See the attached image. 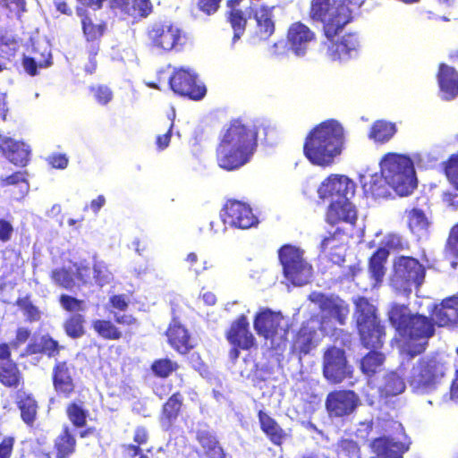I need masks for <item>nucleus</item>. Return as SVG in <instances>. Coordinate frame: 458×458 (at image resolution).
<instances>
[{"instance_id": "nucleus-16", "label": "nucleus", "mask_w": 458, "mask_h": 458, "mask_svg": "<svg viewBox=\"0 0 458 458\" xmlns=\"http://www.w3.org/2000/svg\"><path fill=\"white\" fill-rule=\"evenodd\" d=\"M169 85L174 93L193 100L203 98L207 92L206 87L197 82V75L183 68L174 72L169 79Z\"/></svg>"}, {"instance_id": "nucleus-59", "label": "nucleus", "mask_w": 458, "mask_h": 458, "mask_svg": "<svg viewBox=\"0 0 458 458\" xmlns=\"http://www.w3.org/2000/svg\"><path fill=\"white\" fill-rule=\"evenodd\" d=\"M93 275L96 283L100 286L108 284L111 280V273L106 265L101 261L93 264Z\"/></svg>"}, {"instance_id": "nucleus-54", "label": "nucleus", "mask_w": 458, "mask_h": 458, "mask_svg": "<svg viewBox=\"0 0 458 458\" xmlns=\"http://www.w3.org/2000/svg\"><path fill=\"white\" fill-rule=\"evenodd\" d=\"M50 276L54 283L62 288L71 290L75 285L72 273L64 267L53 269Z\"/></svg>"}, {"instance_id": "nucleus-31", "label": "nucleus", "mask_w": 458, "mask_h": 458, "mask_svg": "<svg viewBox=\"0 0 458 458\" xmlns=\"http://www.w3.org/2000/svg\"><path fill=\"white\" fill-rule=\"evenodd\" d=\"M185 408L184 396L180 391L173 393L162 404L159 422L167 429L171 428L182 415Z\"/></svg>"}, {"instance_id": "nucleus-29", "label": "nucleus", "mask_w": 458, "mask_h": 458, "mask_svg": "<svg viewBox=\"0 0 458 458\" xmlns=\"http://www.w3.org/2000/svg\"><path fill=\"white\" fill-rule=\"evenodd\" d=\"M64 349L58 341L54 339L49 334H44L38 338L31 339L20 356L26 358L33 355H46L47 358L56 357Z\"/></svg>"}, {"instance_id": "nucleus-42", "label": "nucleus", "mask_w": 458, "mask_h": 458, "mask_svg": "<svg viewBox=\"0 0 458 458\" xmlns=\"http://www.w3.org/2000/svg\"><path fill=\"white\" fill-rule=\"evenodd\" d=\"M388 256L389 251L386 248L379 247L369 259V273L375 286L380 285L384 280Z\"/></svg>"}, {"instance_id": "nucleus-38", "label": "nucleus", "mask_w": 458, "mask_h": 458, "mask_svg": "<svg viewBox=\"0 0 458 458\" xmlns=\"http://www.w3.org/2000/svg\"><path fill=\"white\" fill-rule=\"evenodd\" d=\"M258 419L261 431L267 439L276 446H281L287 439V433L280 424L267 412L259 410Z\"/></svg>"}, {"instance_id": "nucleus-52", "label": "nucleus", "mask_w": 458, "mask_h": 458, "mask_svg": "<svg viewBox=\"0 0 458 458\" xmlns=\"http://www.w3.org/2000/svg\"><path fill=\"white\" fill-rule=\"evenodd\" d=\"M360 448L352 439L342 438L336 444V454L339 458H360Z\"/></svg>"}, {"instance_id": "nucleus-26", "label": "nucleus", "mask_w": 458, "mask_h": 458, "mask_svg": "<svg viewBox=\"0 0 458 458\" xmlns=\"http://www.w3.org/2000/svg\"><path fill=\"white\" fill-rule=\"evenodd\" d=\"M283 316L270 309H263L257 312L253 320V327L259 336L274 340L281 328Z\"/></svg>"}, {"instance_id": "nucleus-27", "label": "nucleus", "mask_w": 458, "mask_h": 458, "mask_svg": "<svg viewBox=\"0 0 458 458\" xmlns=\"http://www.w3.org/2000/svg\"><path fill=\"white\" fill-rule=\"evenodd\" d=\"M369 447L375 454V456L370 458H403V454L409 450L408 445L387 436L372 439Z\"/></svg>"}, {"instance_id": "nucleus-45", "label": "nucleus", "mask_w": 458, "mask_h": 458, "mask_svg": "<svg viewBox=\"0 0 458 458\" xmlns=\"http://www.w3.org/2000/svg\"><path fill=\"white\" fill-rule=\"evenodd\" d=\"M396 133V126L394 123L378 120L371 125L369 137L375 142L386 143L390 140Z\"/></svg>"}, {"instance_id": "nucleus-1", "label": "nucleus", "mask_w": 458, "mask_h": 458, "mask_svg": "<svg viewBox=\"0 0 458 458\" xmlns=\"http://www.w3.org/2000/svg\"><path fill=\"white\" fill-rule=\"evenodd\" d=\"M387 321L394 329L401 351L413 358L424 353L435 335L436 326L458 325V295L443 299L429 310V316L412 312L408 304L392 302L386 312Z\"/></svg>"}, {"instance_id": "nucleus-49", "label": "nucleus", "mask_w": 458, "mask_h": 458, "mask_svg": "<svg viewBox=\"0 0 458 458\" xmlns=\"http://www.w3.org/2000/svg\"><path fill=\"white\" fill-rule=\"evenodd\" d=\"M15 305L22 312L27 322L35 323L41 319L42 313L40 310L33 304L30 294L18 297L15 301Z\"/></svg>"}, {"instance_id": "nucleus-37", "label": "nucleus", "mask_w": 458, "mask_h": 458, "mask_svg": "<svg viewBox=\"0 0 458 458\" xmlns=\"http://www.w3.org/2000/svg\"><path fill=\"white\" fill-rule=\"evenodd\" d=\"M15 404L23 423L29 428H33L38 411V404L33 394L23 391L22 388L18 390L15 394Z\"/></svg>"}, {"instance_id": "nucleus-62", "label": "nucleus", "mask_w": 458, "mask_h": 458, "mask_svg": "<svg viewBox=\"0 0 458 458\" xmlns=\"http://www.w3.org/2000/svg\"><path fill=\"white\" fill-rule=\"evenodd\" d=\"M15 438L12 436H6L0 441V458H11Z\"/></svg>"}, {"instance_id": "nucleus-3", "label": "nucleus", "mask_w": 458, "mask_h": 458, "mask_svg": "<svg viewBox=\"0 0 458 458\" xmlns=\"http://www.w3.org/2000/svg\"><path fill=\"white\" fill-rule=\"evenodd\" d=\"M344 144L343 125L335 119H327L308 132L303 143V155L312 165L327 167L342 154Z\"/></svg>"}, {"instance_id": "nucleus-30", "label": "nucleus", "mask_w": 458, "mask_h": 458, "mask_svg": "<svg viewBox=\"0 0 458 458\" xmlns=\"http://www.w3.org/2000/svg\"><path fill=\"white\" fill-rule=\"evenodd\" d=\"M244 0H228L227 21L233 30V40L239 39L244 33L248 19L252 13L251 5L241 6Z\"/></svg>"}, {"instance_id": "nucleus-43", "label": "nucleus", "mask_w": 458, "mask_h": 458, "mask_svg": "<svg viewBox=\"0 0 458 458\" xmlns=\"http://www.w3.org/2000/svg\"><path fill=\"white\" fill-rule=\"evenodd\" d=\"M407 227L412 234L421 236L428 232L430 220L424 210L412 208L405 210Z\"/></svg>"}, {"instance_id": "nucleus-14", "label": "nucleus", "mask_w": 458, "mask_h": 458, "mask_svg": "<svg viewBox=\"0 0 458 458\" xmlns=\"http://www.w3.org/2000/svg\"><path fill=\"white\" fill-rule=\"evenodd\" d=\"M76 14L81 18V31L85 41L90 44L89 52L92 68L89 72L92 73L96 69L95 57L99 51L100 40L107 30V23L104 20L96 19L85 8L76 7Z\"/></svg>"}, {"instance_id": "nucleus-10", "label": "nucleus", "mask_w": 458, "mask_h": 458, "mask_svg": "<svg viewBox=\"0 0 458 458\" xmlns=\"http://www.w3.org/2000/svg\"><path fill=\"white\" fill-rule=\"evenodd\" d=\"M278 259L284 276L294 285H304L312 276V266L304 259V251L292 244H284L278 250Z\"/></svg>"}, {"instance_id": "nucleus-24", "label": "nucleus", "mask_w": 458, "mask_h": 458, "mask_svg": "<svg viewBox=\"0 0 458 458\" xmlns=\"http://www.w3.org/2000/svg\"><path fill=\"white\" fill-rule=\"evenodd\" d=\"M345 232L343 228L336 227L333 232H328L321 238L318 245L320 255L334 264L340 265L344 262V236Z\"/></svg>"}, {"instance_id": "nucleus-63", "label": "nucleus", "mask_w": 458, "mask_h": 458, "mask_svg": "<svg viewBox=\"0 0 458 458\" xmlns=\"http://www.w3.org/2000/svg\"><path fill=\"white\" fill-rule=\"evenodd\" d=\"M68 157L65 154L54 153L47 157V163L55 169H64L68 165Z\"/></svg>"}, {"instance_id": "nucleus-34", "label": "nucleus", "mask_w": 458, "mask_h": 458, "mask_svg": "<svg viewBox=\"0 0 458 458\" xmlns=\"http://www.w3.org/2000/svg\"><path fill=\"white\" fill-rule=\"evenodd\" d=\"M195 438L200 446V450L196 451L199 458H225V452L214 431L198 429Z\"/></svg>"}, {"instance_id": "nucleus-13", "label": "nucleus", "mask_w": 458, "mask_h": 458, "mask_svg": "<svg viewBox=\"0 0 458 458\" xmlns=\"http://www.w3.org/2000/svg\"><path fill=\"white\" fill-rule=\"evenodd\" d=\"M138 325V319L132 314H114V321L99 318L92 321L94 332L102 339L118 341L122 338H131L133 335L131 328Z\"/></svg>"}, {"instance_id": "nucleus-53", "label": "nucleus", "mask_w": 458, "mask_h": 458, "mask_svg": "<svg viewBox=\"0 0 458 458\" xmlns=\"http://www.w3.org/2000/svg\"><path fill=\"white\" fill-rule=\"evenodd\" d=\"M335 6L331 4L330 0H311L309 13L310 17L313 21H324V18Z\"/></svg>"}, {"instance_id": "nucleus-44", "label": "nucleus", "mask_w": 458, "mask_h": 458, "mask_svg": "<svg viewBox=\"0 0 458 458\" xmlns=\"http://www.w3.org/2000/svg\"><path fill=\"white\" fill-rule=\"evenodd\" d=\"M405 388L403 379L395 372H391L385 377L384 384L379 389V395L388 399L402 394Z\"/></svg>"}, {"instance_id": "nucleus-17", "label": "nucleus", "mask_w": 458, "mask_h": 458, "mask_svg": "<svg viewBox=\"0 0 458 458\" xmlns=\"http://www.w3.org/2000/svg\"><path fill=\"white\" fill-rule=\"evenodd\" d=\"M359 395L353 390H334L326 398L325 405L330 418L351 415L360 405Z\"/></svg>"}, {"instance_id": "nucleus-50", "label": "nucleus", "mask_w": 458, "mask_h": 458, "mask_svg": "<svg viewBox=\"0 0 458 458\" xmlns=\"http://www.w3.org/2000/svg\"><path fill=\"white\" fill-rule=\"evenodd\" d=\"M83 315L75 313L68 317L64 322V329L65 334L73 339L79 338L84 335Z\"/></svg>"}, {"instance_id": "nucleus-40", "label": "nucleus", "mask_w": 458, "mask_h": 458, "mask_svg": "<svg viewBox=\"0 0 458 458\" xmlns=\"http://www.w3.org/2000/svg\"><path fill=\"white\" fill-rule=\"evenodd\" d=\"M319 308L340 325H344L350 312L349 305L338 297L321 296Z\"/></svg>"}, {"instance_id": "nucleus-5", "label": "nucleus", "mask_w": 458, "mask_h": 458, "mask_svg": "<svg viewBox=\"0 0 458 458\" xmlns=\"http://www.w3.org/2000/svg\"><path fill=\"white\" fill-rule=\"evenodd\" d=\"M355 327L360 344L369 350L381 349L385 344L386 328L377 308L364 296L353 300Z\"/></svg>"}, {"instance_id": "nucleus-28", "label": "nucleus", "mask_w": 458, "mask_h": 458, "mask_svg": "<svg viewBox=\"0 0 458 458\" xmlns=\"http://www.w3.org/2000/svg\"><path fill=\"white\" fill-rule=\"evenodd\" d=\"M0 153L10 163L18 167H25L30 162V149L21 140L5 137L0 142Z\"/></svg>"}, {"instance_id": "nucleus-64", "label": "nucleus", "mask_w": 458, "mask_h": 458, "mask_svg": "<svg viewBox=\"0 0 458 458\" xmlns=\"http://www.w3.org/2000/svg\"><path fill=\"white\" fill-rule=\"evenodd\" d=\"M123 454L124 458H149L141 448L131 444L123 445Z\"/></svg>"}, {"instance_id": "nucleus-25", "label": "nucleus", "mask_w": 458, "mask_h": 458, "mask_svg": "<svg viewBox=\"0 0 458 458\" xmlns=\"http://www.w3.org/2000/svg\"><path fill=\"white\" fill-rule=\"evenodd\" d=\"M352 21V11L346 4L342 3L335 5L324 21H320L323 23L324 36L327 39L336 38Z\"/></svg>"}, {"instance_id": "nucleus-51", "label": "nucleus", "mask_w": 458, "mask_h": 458, "mask_svg": "<svg viewBox=\"0 0 458 458\" xmlns=\"http://www.w3.org/2000/svg\"><path fill=\"white\" fill-rule=\"evenodd\" d=\"M441 169L449 182L458 191V151L441 163Z\"/></svg>"}, {"instance_id": "nucleus-33", "label": "nucleus", "mask_w": 458, "mask_h": 458, "mask_svg": "<svg viewBox=\"0 0 458 458\" xmlns=\"http://www.w3.org/2000/svg\"><path fill=\"white\" fill-rule=\"evenodd\" d=\"M316 335L317 331L314 327L302 324L293 336L290 352L300 359L306 356L317 346Z\"/></svg>"}, {"instance_id": "nucleus-22", "label": "nucleus", "mask_w": 458, "mask_h": 458, "mask_svg": "<svg viewBox=\"0 0 458 458\" xmlns=\"http://www.w3.org/2000/svg\"><path fill=\"white\" fill-rule=\"evenodd\" d=\"M317 41V35L301 21H294L287 29L286 43L297 56H303L310 43Z\"/></svg>"}, {"instance_id": "nucleus-47", "label": "nucleus", "mask_w": 458, "mask_h": 458, "mask_svg": "<svg viewBox=\"0 0 458 458\" xmlns=\"http://www.w3.org/2000/svg\"><path fill=\"white\" fill-rule=\"evenodd\" d=\"M65 414L75 428H82L87 425L89 411L81 403L71 402L65 407Z\"/></svg>"}, {"instance_id": "nucleus-60", "label": "nucleus", "mask_w": 458, "mask_h": 458, "mask_svg": "<svg viewBox=\"0 0 458 458\" xmlns=\"http://www.w3.org/2000/svg\"><path fill=\"white\" fill-rule=\"evenodd\" d=\"M27 176V171H16L10 175L0 178V184L2 187L17 185L21 182H25L26 184H28Z\"/></svg>"}, {"instance_id": "nucleus-23", "label": "nucleus", "mask_w": 458, "mask_h": 458, "mask_svg": "<svg viewBox=\"0 0 458 458\" xmlns=\"http://www.w3.org/2000/svg\"><path fill=\"white\" fill-rule=\"evenodd\" d=\"M324 219L331 226L344 223L353 227L358 220V212L351 199L332 200L326 209Z\"/></svg>"}, {"instance_id": "nucleus-9", "label": "nucleus", "mask_w": 458, "mask_h": 458, "mask_svg": "<svg viewBox=\"0 0 458 458\" xmlns=\"http://www.w3.org/2000/svg\"><path fill=\"white\" fill-rule=\"evenodd\" d=\"M424 278L425 267L417 259L400 256L394 260L390 283L397 293L409 296L412 287H420Z\"/></svg>"}, {"instance_id": "nucleus-39", "label": "nucleus", "mask_w": 458, "mask_h": 458, "mask_svg": "<svg viewBox=\"0 0 458 458\" xmlns=\"http://www.w3.org/2000/svg\"><path fill=\"white\" fill-rule=\"evenodd\" d=\"M109 7L140 18H147L153 12L150 0H109Z\"/></svg>"}, {"instance_id": "nucleus-2", "label": "nucleus", "mask_w": 458, "mask_h": 458, "mask_svg": "<svg viewBox=\"0 0 458 458\" xmlns=\"http://www.w3.org/2000/svg\"><path fill=\"white\" fill-rule=\"evenodd\" d=\"M259 129L238 117L223 129L216 149L219 167L233 171L248 164L258 148Z\"/></svg>"}, {"instance_id": "nucleus-57", "label": "nucleus", "mask_w": 458, "mask_h": 458, "mask_svg": "<svg viewBox=\"0 0 458 458\" xmlns=\"http://www.w3.org/2000/svg\"><path fill=\"white\" fill-rule=\"evenodd\" d=\"M59 302L62 308L67 312L77 313L85 310V302L83 300L77 299L68 294H62L59 297Z\"/></svg>"}, {"instance_id": "nucleus-58", "label": "nucleus", "mask_w": 458, "mask_h": 458, "mask_svg": "<svg viewBox=\"0 0 458 458\" xmlns=\"http://www.w3.org/2000/svg\"><path fill=\"white\" fill-rule=\"evenodd\" d=\"M31 336V330L26 327H18L15 330L14 338L7 343L3 342L2 344H6L8 345L9 350L12 352V349L17 350L22 344L28 342V340Z\"/></svg>"}, {"instance_id": "nucleus-15", "label": "nucleus", "mask_w": 458, "mask_h": 458, "mask_svg": "<svg viewBox=\"0 0 458 458\" xmlns=\"http://www.w3.org/2000/svg\"><path fill=\"white\" fill-rule=\"evenodd\" d=\"M221 217L230 227L247 230L256 227L259 221L252 208L242 201L229 199L223 207Z\"/></svg>"}, {"instance_id": "nucleus-20", "label": "nucleus", "mask_w": 458, "mask_h": 458, "mask_svg": "<svg viewBox=\"0 0 458 458\" xmlns=\"http://www.w3.org/2000/svg\"><path fill=\"white\" fill-rule=\"evenodd\" d=\"M75 366L68 360H56L52 369V384L57 396L70 398L76 390Z\"/></svg>"}, {"instance_id": "nucleus-35", "label": "nucleus", "mask_w": 458, "mask_h": 458, "mask_svg": "<svg viewBox=\"0 0 458 458\" xmlns=\"http://www.w3.org/2000/svg\"><path fill=\"white\" fill-rule=\"evenodd\" d=\"M165 335L168 344L181 355L188 354L195 346L187 328L178 322L170 324Z\"/></svg>"}, {"instance_id": "nucleus-46", "label": "nucleus", "mask_w": 458, "mask_h": 458, "mask_svg": "<svg viewBox=\"0 0 458 458\" xmlns=\"http://www.w3.org/2000/svg\"><path fill=\"white\" fill-rule=\"evenodd\" d=\"M385 359V355L382 352L371 350L360 360L362 373L369 377L374 376L384 364Z\"/></svg>"}, {"instance_id": "nucleus-41", "label": "nucleus", "mask_w": 458, "mask_h": 458, "mask_svg": "<svg viewBox=\"0 0 458 458\" xmlns=\"http://www.w3.org/2000/svg\"><path fill=\"white\" fill-rule=\"evenodd\" d=\"M77 448V441L69 426L62 428L61 432L54 440L55 458H70Z\"/></svg>"}, {"instance_id": "nucleus-18", "label": "nucleus", "mask_w": 458, "mask_h": 458, "mask_svg": "<svg viewBox=\"0 0 458 458\" xmlns=\"http://www.w3.org/2000/svg\"><path fill=\"white\" fill-rule=\"evenodd\" d=\"M327 55L332 61L345 62L358 56L360 41L355 32L345 33L344 36L327 39Z\"/></svg>"}, {"instance_id": "nucleus-8", "label": "nucleus", "mask_w": 458, "mask_h": 458, "mask_svg": "<svg viewBox=\"0 0 458 458\" xmlns=\"http://www.w3.org/2000/svg\"><path fill=\"white\" fill-rule=\"evenodd\" d=\"M145 44L158 53L181 51L186 43L184 30L176 23L168 21H156L149 23L144 33Z\"/></svg>"}, {"instance_id": "nucleus-55", "label": "nucleus", "mask_w": 458, "mask_h": 458, "mask_svg": "<svg viewBox=\"0 0 458 458\" xmlns=\"http://www.w3.org/2000/svg\"><path fill=\"white\" fill-rule=\"evenodd\" d=\"M444 253L446 258H458V222L450 228L444 247Z\"/></svg>"}, {"instance_id": "nucleus-48", "label": "nucleus", "mask_w": 458, "mask_h": 458, "mask_svg": "<svg viewBox=\"0 0 458 458\" xmlns=\"http://www.w3.org/2000/svg\"><path fill=\"white\" fill-rule=\"evenodd\" d=\"M180 368L177 361L168 357L156 359L150 365L152 373L158 378L165 379Z\"/></svg>"}, {"instance_id": "nucleus-36", "label": "nucleus", "mask_w": 458, "mask_h": 458, "mask_svg": "<svg viewBox=\"0 0 458 458\" xmlns=\"http://www.w3.org/2000/svg\"><path fill=\"white\" fill-rule=\"evenodd\" d=\"M256 21L255 30L252 34L253 40H267L275 32L276 25L274 21L273 7L261 5L254 14Z\"/></svg>"}, {"instance_id": "nucleus-6", "label": "nucleus", "mask_w": 458, "mask_h": 458, "mask_svg": "<svg viewBox=\"0 0 458 458\" xmlns=\"http://www.w3.org/2000/svg\"><path fill=\"white\" fill-rule=\"evenodd\" d=\"M382 177L401 196H407L416 188L412 160L405 155L387 153L380 161Z\"/></svg>"}, {"instance_id": "nucleus-61", "label": "nucleus", "mask_w": 458, "mask_h": 458, "mask_svg": "<svg viewBox=\"0 0 458 458\" xmlns=\"http://www.w3.org/2000/svg\"><path fill=\"white\" fill-rule=\"evenodd\" d=\"M198 261L199 258L195 252H190L185 258V262L189 270L193 271L196 275H199L202 271L208 268L207 261H204L202 265H198Z\"/></svg>"}, {"instance_id": "nucleus-19", "label": "nucleus", "mask_w": 458, "mask_h": 458, "mask_svg": "<svg viewBox=\"0 0 458 458\" xmlns=\"http://www.w3.org/2000/svg\"><path fill=\"white\" fill-rule=\"evenodd\" d=\"M355 183L345 175L331 174L320 184L318 193L322 199L342 200L352 199L355 193Z\"/></svg>"}, {"instance_id": "nucleus-56", "label": "nucleus", "mask_w": 458, "mask_h": 458, "mask_svg": "<svg viewBox=\"0 0 458 458\" xmlns=\"http://www.w3.org/2000/svg\"><path fill=\"white\" fill-rule=\"evenodd\" d=\"M89 90L96 102L101 106H106L114 97L112 89L105 84L91 85Z\"/></svg>"}, {"instance_id": "nucleus-4", "label": "nucleus", "mask_w": 458, "mask_h": 458, "mask_svg": "<svg viewBox=\"0 0 458 458\" xmlns=\"http://www.w3.org/2000/svg\"><path fill=\"white\" fill-rule=\"evenodd\" d=\"M355 327L360 344L369 350L381 349L385 344L386 328L377 308L364 296L353 300Z\"/></svg>"}, {"instance_id": "nucleus-12", "label": "nucleus", "mask_w": 458, "mask_h": 458, "mask_svg": "<svg viewBox=\"0 0 458 458\" xmlns=\"http://www.w3.org/2000/svg\"><path fill=\"white\" fill-rule=\"evenodd\" d=\"M322 370L325 378L334 385L352 378L353 375V368L347 360L345 351L335 345L324 351Z\"/></svg>"}, {"instance_id": "nucleus-21", "label": "nucleus", "mask_w": 458, "mask_h": 458, "mask_svg": "<svg viewBox=\"0 0 458 458\" xmlns=\"http://www.w3.org/2000/svg\"><path fill=\"white\" fill-rule=\"evenodd\" d=\"M0 384L6 388L20 390L24 386L23 374L13 360L6 344H0Z\"/></svg>"}, {"instance_id": "nucleus-11", "label": "nucleus", "mask_w": 458, "mask_h": 458, "mask_svg": "<svg viewBox=\"0 0 458 458\" xmlns=\"http://www.w3.org/2000/svg\"><path fill=\"white\" fill-rule=\"evenodd\" d=\"M225 336L231 344L229 357L233 362L239 359L241 350L250 351L257 347L256 338L250 331V322L244 314L239 315L231 322Z\"/></svg>"}, {"instance_id": "nucleus-32", "label": "nucleus", "mask_w": 458, "mask_h": 458, "mask_svg": "<svg viewBox=\"0 0 458 458\" xmlns=\"http://www.w3.org/2000/svg\"><path fill=\"white\" fill-rule=\"evenodd\" d=\"M437 80L443 99L450 101L458 96V71L454 67L439 64Z\"/></svg>"}, {"instance_id": "nucleus-7", "label": "nucleus", "mask_w": 458, "mask_h": 458, "mask_svg": "<svg viewBox=\"0 0 458 458\" xmlns=\"http://www.w3.org/2000/svg\"><path fill=\"white\" fill-rule=\"evenodd\" d=\"M448 371V365L442 359L421 357L412 366L408 383L415 392L430 393L444 382Z\"/></svg>"}]
</instances>
